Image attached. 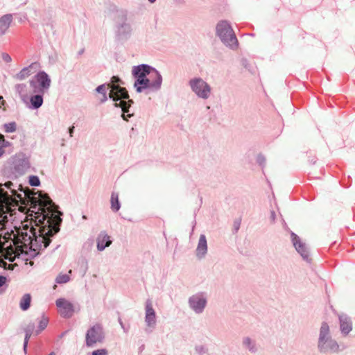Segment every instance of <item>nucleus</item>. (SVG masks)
<instances>
[{
    "label": "nucleus",
    "mask_w": 355,
    "mask_h": 355,
    "mask_svg": "<svg viewBox=\"0 0 355 355\" xmlns=\"http://www.w3.org/2000/svg\"><path fill=\"white\" fill-rule=\"evenodd\" d=\"M21 190L24 193V198L15 189H11L12 195L22 204L27 202L30 205L28 216L31 218L28 223L23 225L22 230H16L17 233L12 230L3 234L0 233V266L6 265L2 257L13 261L17 256L26 252L28 248L39 254L49 245L52 238L60 231L62 220L54 214L55 205L51 198L40 193L35 197L37 193L28 189L21 188ZM9 199L8 194L0 189V231L4 229L8 221L3 203L8 204Z\"/></svg>",
    "instance_id": "nucleus-1"
},
{
    "label": "nucleus",
    "mask_w": 355,
    "mask_h": 355,
    "mask_svg": "<svg viewBox=\"0 0 355 355\" xmlns=\"http://www.w3.org/2000/svg\"><path fill=\"white\" fill-rule=\"evenodd\" d=\"M132 75L135 78L134 87L137 93L146 91L157 92L162 84L161 73L152 66L147 64H141L134 66L132 69Z\"/></svg>",
    "instance_id": "nucleus-2"
},
{
    "label": "nucleus",
    "mask_w": 355,
    "mask_h": 355,
    "mask_svg": "<svg viewBox=\"0 0 355 355\" xmlns=\"http://www.w3.org/2000/svg\"><path fill=\"white\" fill-rule=\"evenodd\" d=\"M123 84V81L118 76H113L110 83L107 84L110 89L109 98L114 102L116 107L121 108V117L124 121H128L129 118L133 116V113L130 112V108L134 103L132 99L129 98V94L125 87H121Z\"/></svg>",
    "instance_id": "nucleus-3"
},
{
    "label": "nucleus",
    "mask_w": 355,
    "mask_h": 355,
    "mask_svg": "<svg viewBox=\"0 0 355 355\" xmlns=\"http://www.w3.org/2000/svg\"><path fill=\"white\" fill-rule=\"evenodd\" d=\"M344 345H340L334 340L329 333V327L325 322L322 323L318 342V349L320 353H338L345 349Z\"/></svg>",
    "instance_id": "nucleus-4"
},
{
    "label": "nucleus",
    "mask_w": 355,
    "mask_h": 355,
    "mask_svg": "<svg viewBox=\"0 0 355 355\" xmlns=\"http://www.w3.org/2000/svg\"><path fill=\"white\" fill-rule=\"evenodd\" d=\"M114 32L116 40L125 42L132 35V28L128 21L126 12L123 10H116L114 16Z\"/></svg>",
    "instance_id": "nucleus-5"
},
{
    "label": "nucleus",
    "mask_w": 355,
    "mask_h": 355,
    "mask_svg": "<svg viewBox=\"0 0 355 355\" xmlns=\"http://www.w3.org/2000/svg\"><path fill=\"white\" fill-rule=\"evenodd\" d=\"M216 35L227 47L234 50L239 45L236 35L228 21L222 20L218 22L216 26Z\"/></svg>",
    "instance_id": "nucleus-6"
},
{
    "label": "nucleus",
    "mask_w": 355,
    "mask_h": 355,
    "mask_svg": "<svg viewBox=\"0 0 355 355\" xmlns=\"http://www.w3.org/2000/svg\"><path fill=\"white\" fill-rule=\"evenodd\" d=\"M191 90L199 98L207 100L211 94V86L202 78L195 77L189 80L188 83Z\"/></svg>",
    "instance_id": "nucleus-7"
},
{
    "label": "nucleus",
    "mask_w": 355,
    "mask_h": 355,
    "mask_svg": "<svg viewBox=\"0 0 355 355\" xmlns=\"http://www.w3.org/2000/svg\"><path fill=\"white\" fill-rule=\"evenodd\" d=\"M208 302L207 294L205 292H198L188 298L189 309L196 314L204 312Z\"/></svg>",
    "instance_id": "nucleus-8"
},
{
    "label": "nucleus",
    "mask_w": 355,
    "mask_h": 355,
    "mask_svg": "<svg viewBox=\"0 0 355 355\" xmlns=\"http://www.w3.org/2000/svg\"><path fill=\"white\" fill-rule=\"evenodd\" d=\"M145 322L147 326L146 331L151 333L155 328L157 324L156 313L153 307L152 301L148 299L145 304Z\"/></svg>",
    "instance_id": "nucleus-9"
},
{
    "label": "nucleus",
    "mask_w": 355,
    "mask_h": 355,
    "mask_svg": "<svg viewBox=\"0 0 355 355\" xmlns=\"http://www.w3.org/2000/svg\"><path fill=\"white\" fill-rule=\"evenodd\" d=\"M291 239L296 251L300 254V256L305 261L310 263L311 259L310 257L309 250L306 245L303 243L300 238L294 232L291 233Z\"/></svg>",
    "instance_id": "nucleus-10"
},
{
    "label": "nucleus",
    "mask_w": 355,
    "mask_h": 355,
    "mask_svg": "<svg viewBox=\"0 0 355 355\" xmlns=\"http://www.w3.org/2000/svg\"><path fill=\"white\" fill-rule=\"evenodd\" d=\"M56 306L60 315L64 318H70L73 313L72 304L64 298H59L56 300Z\"/></svg>",
    "instance_id": "nucleus-11"
},
{
    "label": "nucleus",
    "mask_w": 355,
    "mask_h": 355,
    "mask_svg": "<svg viewBox=\"0 0 355 355\" xmlns=\"http://www.w3.org/2000/svg\"><path fill=\"white\" fill-rule=\"evenodd\" d=\"M105 340V331L101 324H96L90 327V347L94 344L103 343Z\"/></svg>",
    "instance_id": "nucleus-12"
},
{
    "label": "nucleus",
    "mask_w": 355,
    "mask_h": 355,
    "mask_svg": "<svg viewBox=\"0 0 355 355\" xmlns=\"http://www.w3.org/2000/svg\"><path fill=\"white\" fill-rule=\"evenodd\" d=\"M241 345L243 349L252 354H257L259 350V346L256 340L249 336L242 338Z\"/></svg>",
    "instance_id": "nucleus-13"
},
{
    "label": "nucleus",
    "mask_w": 355,
    "mask_h": 355,
    "mask_svg": "<svg viewBox=\"0 0 355 355\" xmlns=\"http://www.w3.org/2000/svg\"><path fill=\"white\" fill-rule=\"evenodd\" d=\"M340 331L343 335L347 336L352 329V322L351 318L345 313L338 315Z\"/></svg>",
    "instance_id": "nucleus-14"
},
{
    "label": "nucleus",
    "mask_w": 355,
    "mask_h": 355,
    "mask_svg": "<svg viewBox=\"0 0 355 355\" xmlns=\"http://www.w3.org/2000/svg\"><path fill=\"white\" fill-rule=\"evenodd\" d=\"M207 253V242L205 234H200L197 248L196 256L198 259H204Z\"/></svg>",
    "instance_id": "nucleus-15"
},
{
    "label": "nucleus",
    "mask_w": 355,
    "mask_h": 355,
    "mask_svg": "<svg viewBox=\"0 0 355 355\" xmlns=\"http://www.w3.org/2000/svg\"><path fill=\"white\" fill-rule=\"evenodd\" d=\"M97 249L98 251H103L106 248L109 247L112 241L110 236L105 232L102 231L99 233L96 238Z\"/></svg>",
    "instance_id": "nucleus-16"
},
{
    "label": "nucleus",
    "mask_w": 355,
    "mask_h": 355,
    "mask_svg": "<svg viewBox=\"0 0 355 355\" xmlns=\"http://www.w3.org/2000/svg\"><path fill=\"white\" fill-rule=\"evenodd\" d=\"M36 79V82L38 83V85L41 87V89L44 92L45 90L48 89L51 85V79L49 76L44 71H41L38 73L36 76H35Z\"/></svg>",
    "instance_id": "nucleus-17"
},
{
    "label": "nucleus",
    "mask_w": 355,
    "mask_h": 355,
    "mask_svg": "<svg viewBox=\"0 0 355 355\" xmlns=\"http://www.w3.org/2000/svg\"><path fill=\"white\" fill-rule=\"evenodd\" d=\"M108 86L106 84H102L96 87L95 89V95L97 96L100 103H103L107 100V89Z\"/></svg>",
    "instance_id": "nucleus-18"
},
{
    "label": "nucleus",
    "mask_w": 355,
    "mask_h": 355,
    "mask_svg": "<svg viewBox=\"0 0 355 355\" xmlns=\"http://www.w3.org/2000/svg\"><path fill=\"white\" fill-rule=\"evenodd\" d=\"M12 21V15H6L0 19V35L4 34L8 29Z\"/></svg>",
    "instance_id": "nucleus-19"
},
{
    "label": "nucleus",
    "mask_w": 355,
    "mask_h": 355,
    "mask_svg": "<svg viewBox=\"0 0 355 355\" xmlns=\"http://www.w3.org/2000/svg\"><path fill=\"white\" fill-rule=\"evenodd\" d=\"M111 209L113 211L116 212L121 208V203L119 200V194L116 192H112L110 199Z\"/></svg>",
    "instance_id": "nucleus-20"
},
{
    "label": "nucleus",
    "mask_w": 355,
    "mask_h": 355,
    "mask_svg": "<svg viewBox=\"0 0 355 355\" xmlns=\"http://www.w3.org/2000/svg\"><path fill=\"white\" fill-rule=\"evenodd\" d=\"M32 65L28 66L21 70V71L16 75V78L19 80H23L28 78L33 72L32 71Z\"/></svg>",
    "instance_id": "nucleus-21"
},
{
    "label": "nucleus",
    "mask_w": 355,
    "mask_h": 355,
    "mask_svg": "<svg viewBox=\"0 0 355 355\" xmlns=\"http://www.w3.org/2000/svg\"><path fill=\"white\" fill-rule=\"evenodd\" d=\"M42 94H35V95L31 96L30 99L32 106L35 109L39 108L43 103Z\"/></svg>",
    "instance_id": "nucleus-22"
},
{
    "label": "nucleus",
    "mask_w": 355,
    "mask_h": 355,
    "mask_svg": "<svg viewBox=\"0 0 355 355\" xmlns=\"http://www.w3.org/2000/svg\"><path fill=\"white\" fill-rule=\"evenodd\" d=\"M30 94H44L41 87L36 82L35 77L30 81Z\"/></svg>",
    "instance_id": "nucleus-23"
},
{
    "label": "nucleus",
    "mask_w": 355,
    "mask_h": 355,
    "mask_svg": "<svg viewBox=\"0 0 355 355\" xmlns=\"http://www.w3.org/2000/svg\"><path fill=\"white\" fill-rule=\"evenodd\" d=\"M31 301V295L25 294L21 299L20 304H19L20 308L23 311L27 310L30 307Z\"/></svg>",
    "instance_id": "nucleus-24"
},
{
    "label": "nucleus",
    "mask_w": 355,
    "mask_h": 355,
    "mask_svg": "<svg viewBox=\"0 0 355 355\" xmlns=\"http://www.w3.org/2000/svg\"><path fill=\"white\" fill-rule=\"evenodd\" d=\"M71 270H70L68 272V274H59L58 276L56 277L55 282L58 284H64L68 282L70 280L69 274H71Z\"/></svg>",
    "instance_id": "nucleus-25"
},
{
    "label": "nucleus",
    "mask_w": 355,
    "mask_h": 355,
    "mask_svg": "<svg viewBox=\"0 0 355 355\" xmlns=\"http://www.w3.org/2000/svg\"><path fill=\"white\" fill-rule=\"evenodd\" d=\"M4 127L7 132H13L16 130V123L15 122L6 123Z\"/></svg>",
    "instance_id": "nucleus-26"
},
{
    "label": "nucleus",
    "mask_w": 355,
    "mask_h": 355,
    "mask_svg": "<svg viewBox=\"0 0 355 355\" xmlns=\"http://www.w3.org/2000/svg\"><path fill=\"white\" fill-rule=\"evenodd\" d=\"M25 87H26V85H23V84L17 85V87H16L17 90L18 91V92L20 94V95L22 97H24V98L28 96V94L24 91V88Z\"/></svg>",
    "instance_id": "nucleus-27"
},
{
    "label": "nucleus",
    "mask_w": 355,
    "mask_h": 355,
    "mask_svg": "<svg viewBox=\"0 0 355 355\" xmlns=\"http://www.w3.org/2000/svg\"><path fill=\"white\" fill-rule=\"evenodd\" d=\"M266 157L262 154H259L257 157V162L262 167H264L266 165Z\"/></svg>",
    "instance_id": "nucleus-28"
},
{
    "label": "nucleus",
    "mask_w": 355,
    "mask_h": 355,
    "mask_svg": "<svg viewBox=\"0 0 355 355\" xmlns=\"http://www.w3.org/2000/svg\"><path fill=\"white\" fill-rule=\"evenodd\" d=\"M29 183L31 186H39L40 184V180L37 176H31L29 178Z\"/></svg>",
    "instance_id": "nucleus-29"
},
{
    "label": "nucleus",
    "mask_w": 355,
    "mask_h": 355,
    "mask_svg": "<svg viewBox=\"0 0 355 355\" xmlns=\"http://www.w3.org/2000/svg\"><path fill=\"white\" fill-rule=\"evenodd\" d=\"M31 336V331L30 330H26V336H25V338H24V350L25 352L26 350L28 343V340H29Z\"/></svg>",
    "instance_id": "nucleus-30"
},
{
    "label": "nucleus",
    "mask_w": 355,
    "mask_h": 355,
    "mask_svg": "<svg viewBox=\"0 0 355 355\" xmlns=\"http://www.w3.org/2000/svg\"><path fill=\"white\" fill-rule=\"evenodd\" d=\"M195 351L197 354L203 355L207 353V349L203 345H197L195 347Z\"/></svg>",
    "instance_id": "nucleus-31"
},
{
    "label": "nucleus",
    "mask_w": 355,
    "mask_h": 355,
    "mask_svg": "<svg viewBox=\"0 0 355 355\" xmlns=\"http://www.w3.org/2000/svg\"><path fill=\"white\" fill-rule=\"evenodd\" d=\"M91 355H108V351L106 349H98L92 352Z\"/></svg>",
    "instance_id": "nucleus-32"
},
{
    "label": "nucleus",
    "mask_w": 355,
    "mask_h": 355,
    "mask_svg": "<svg viewBox=\"0 0 355 355\" xmlns=\"http://www.w3.org/2000/svg\"><path fill=\"white\" fill-rule=\"evenodd\" d=\"M5 139L3 135L0 134V157L4 153Z\"/></svg>",
    "instance_id": "nucleus-33"
},
{
    "label": "nucleus",
    "mask_w": 355,
    "mask_h": 355,
    "mask_svg": "<svg viewBox=\"0 0 355 355\" xmlns=\"http://www.w3.org/2000/svg\"><path fill=\"white\" fill-rule=\"evenodd\" d=\"M241 219L238 218V219H236L234 221V224H233V232L234 233H236L239 228H240V226H241Z\"/></svg>",
    "instance_id": "nucleus-34"
},
{
    "label": "nucleus",
    "mask_w": 355,
    "mask_h": 355,
    "mask_svg": "<svg viewBox=\"0 0 355 355\" xmlns=\"http://www.w3.org/2000/svg\"><path fill=\"white\" fill-rule=\"evenodd\" d=\"M48 324V319L46 318H43L40 322L39 327L41 330H44Z\"/></svg>",
    "instance_id": "nucleus-35"
},
{
    "label": "nucleus",
    "mask_w": 355,
    "mask_h": 355,
    "mask_svg": "<svg viewBox=\"0 0 355 355\" xmlns=\"http://www.w3.org/2000/svg\"><path fill=\"white\" fill-rule=\"evenodd\" d=\"M119 322L121 328L123 329V331L125 333H127L128 331V329L125 327V325H124V324H123V321H122L121 318H119Z\"/></svg>",
    "instance_id": "nucleus-36"
},
{
    "label": "nucleus",
    "mask_w": 355,
    "mask_h": 355,
    "mask_svg": "<svg viewBox=\"0 0 355 355\" xmlns=\"http://www.w3.org/2000/svg\"><path fill=\"white\" fill-rule=\"evenodd\" d=\"M270 219L271 220L272 223H275V220H276V214L275 212V211L272 210L270 211Z\"/></svg>",
    "instance_id": "nucleus-37"
},
{
    "label": "nucleus",
    "mask_w": 355,
    "mask_h": 355,
    "mask_svg": "<svg viewBox=\"0 0 355 355\" xmlns=\"http://www.w3.org/2000/svg\"><path fill=\"white\" fill-rule=\"evenodd\" d=\"M3 60H4L6 62H10V61H11V58H10V56L9 55H8V54H3Z\"/></svg>",
    "instance_id": "nucleus-38"
},
{
    "label": "nucleus",
    "mask_w": 355,
    "mask_h": 355,
    "mask_svg": "<svg viewBox=\"0 0 355 355\" xmlns=\"http://www.w3.org/2000/svg\"><path fill=\"white\" fill-rule=\"evenodd\" d=\"M6 281V278L3 276H0V286H2Z\"/></svg>",
    "instance_id": "nucleus-39"
},
{
    "label": "nucleus",
    "mask_w": 355,
    "mask_h": 355,
    "mask_svg": "<svg viewBox=\"0 0 355 355\" xmlns=\"http://www.w3.org/2000/svg\"><path fill=\"white\" fill-rule=\"evenodd\" d=\"M12 184H12V182H11L8 181V182H6L4 185H5L7 188L10 189V187H11V186H12Z\"/></svg>",
    "instance_id": "nucleus-40"
},
{
    "label": "nucleus",
    "mask_w": 355,
    "mask_h": 355,
    "mask_svg": "<svg viewBox=\"0 0 355 355\" xmlns=\"http://www.w3.org/2000/svg\"><path fill=\"white\" fill-rule=\"evenodd\" d=\"M85 340L87 345H89V330L87 331L85 334Z\"/></svg>",
    "instance_id": "nucleus-41"
},
{
    "label": "nucleus",
    "mask_w": 355,
    "mask_h": 355,
    "mask_svg": "<svg viewBox=\"0 0 355 355\" xmlns=\"http://www.w3.org/2000/svg\"><path fill=\"white\" fill-rule=\"evenodd\" d=\"M73 128H74V127L72 126L71 128H69V135H70L71 137H72V133H73Z\"/></svg>",
    "instance_id": "nucleus-42"
},
{
    "label": "nucleus",
    "mask_w": 355,
    "mask_h": 355,
    "mask_svg": "<svg viewBox=\"0 0 355 355\" xmlns=\"http://www.w3.org/2000/svg\"><path fill=\"white\" fill-rule=\"evenodd\" d=\"M1 101L2 105L4 103V101L3 100V97L0 96V101Z\"/></svg>",
    "instance_id": "nucleus-43"
},
{
    "label": "nucleus",
    "mask_w": 355,
    "mask_h": 355,
    "mask_svg": "<svg viewBox=\"0 0 355 355\" xmlns=\"http://www.w3.org/2000/svg\"><path fill=\"white\" fill-rule=\"evenodd\" d=\"M150 3H153L156 1V0H148Z\"/></svg>",
    "instance_id": "nucleus-44"
},
{
    "label": "nucleus",
    "mask_w": 355,
    "mask_h": 355,
    "mask_svg": "<svg viewBox=\"0 0 355 355\" xmlns=\"http://www.w3.org/2000/svg\"><path fill=\"white\" fill-rule=\"evenodd\" d=\"M49 355H55V354L54 352H51V354H49Z\"/></svg>",
    "instance_id": "nucleus-45"
},
{
    "label": "nucleus",
    "mask_w": 355,
    "mask_h": 355,
    "mask_svg": "<svg viewBox=\"0 0 355 355\" xmlns=\"http://www.w3.org/2000/svg\"><path fill=\"white\" fill-rule=\"evenodd\" d=\"M57 288V286L56 285H54L53 286V289H55Z\"/></svg>",
    "instance_id": "nucleus-46"
}]
</instances>
